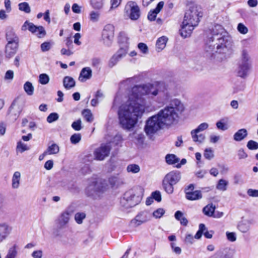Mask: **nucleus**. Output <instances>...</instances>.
<instances>
[{
  "mask_svg": "<svg viewBox=\"0 0 258 258\" xmlns=\"http://www.w3.org/2000/svg\"><path fill=\"white\" fill-rule=\"evenodd\" d=\"M24 89L28 95L31 96L34 93V87L30 82H26L24 85Z\"/></svg>",
  "mask_w": 258,
  "mask_h": 258,
  "instance_id": "obj_38",
  "label": "nucleus"
},
{
  "mask_svg": "<svg viewBox=\"0 0 258 258\" xmlns=\"http://www.w3.org/2000/svg\"><path fill=\"white\" fill-rule=\"evenodd\" d=\"M9 111L10 113L12 115H14V117L13 118L14 119H16V118L19 115L21 111L19 109L15 110V108L13 107V104H12L10 108Z\"/></svg>",
  "mask_w": 258,
  "mask_h": 258,
  "instance_id": "obj_58",
  "label": "nucleus"
},
{
  "mask_svg": "<svg viewBox=\"0 0 258 258\" xmlns=\"http://www.w3.org/2000/svg\"><path fill=\"white\" fill-rule=\"evenodd\" d=\"M118 42L121 45L120 48H126L127 52L128 48V38L126 34L123 32L120 33L118 36Z\"/></svg>",
  "mask_w": 258,
  "mask_h": 258,
  "instance_id": "obj_23",
  "label": "nucleus"
},
{
  "mask_svg": "<svg viewBox=\"0 0 258 258\" xmlns=\"http://www.w3.org/2000/svg\"><path fill=\"white\" fill-rule=\"evenodd\" d=\"M185 197L190 201L198 200L202 198V194L200 190H195L193 192H187Z\"/></svg>",
  "mask_w": 258,
  "mask_h": 258,
  "instance_id": "obj_25",
  "label": "nucleus"
},
{
  "mask_svg": "<svg viewBox=\"0 0 258 258\" xmlns=\"http://www.w3.org/2000/svg\"><path fill=\"white\" fill-rule=\"evenodd\" d=\"M151 197L153 198V200H156L158 202L161 201L162 198L161 192L158 190L153 192L151 194Z\"/></svg>",
  "mask_w": 258,
  "mask_h": 258,
  "instance_id": "obj_59",
  "label": "nucleus"
},
{
  "mask_svg": "<svg viewBox=\"0 0 258 258\" xmlns=\"http://www.w3.org/2000/svg\"><path fill=\"white\" fill-rule=\"evenodd\" d=\"M138 47L143 53L147 54L148 53V47L145 43H139Z\"/></svg>",
  "mask_w": 258,
  "mask_h": 258,
  "instance_id": "obj_57",
  "label": "nucleus"
},
{
  "mask_svg": "<svg viewBox=\"0 0 258 258\" xmlns=\"http://www.w3.org/2000/svg\"><path fill=\"white\" fill-rule=\"evenodd\" d=\"M81 138L82 136L80 133H75L71 137L70 141L73 144H77L80 142Z\"/></svg>",
  "mask_w": 258,
  "mask_h": 258,
  "instance_id": "obj_47",
  "label": "nucleus"
},
{
  "mask_svg": "<svg viewBox=\"0 0 258 258\" xmlns=\"http://www.w3.org/2000/svg\"><path fill=\"white\" fill-rule=\"evenodd\" d=\"M18 6L19 9L21 11H24L26 13H29L31 11L30 6L29 4L26 2L20 3Z\"/></svg>",
  "mask_w": 258,
  "mask_h": 258,
  "instance_id": "obj_46",
  "label": "nucleus"
},
{
  "mask_svg": "<svg viewBox=\"0 0 258 258\" xmlns=\"http://www.w3.org/2000/svg\"><path fill=\"white\" fill-rule=\"evenodd\" d=\"M240 62L245 63H251L250 57L247 50L244 49L242 50L241 60Z\"/></svg>",
  "mask_w": 258,
  "mask_h": 258,
  "instance_id": "obj_39",
  "label": "nucleus"
},
{
  "mask_svg": "<svg viewBox=\"0 0 258 258\" xmlns=\"http://www.w3.org/2000/svg\"><path fill=\"white\" fill-rule=\"evenodd\" d=\"M167 163L169 165H173L179 162V159L174 154H168L165 157Z\"/></svg>",
  "mask_w": 258,
  "mask_h": 258,
  "instance_id": "obj_36",
  "label": "nucleus"
},
{
  "mask_svg": "<svg viewBox=\"0 0 258 258\" xmlns=\"http://www.w3.org/2000/svg\"><path fill=\"white\" fill-rule=\"evenodd\" d=\"M232 46L231 38L221 25H216L212 31V36L207 42L205 49L211 56L219 60L226 57Z\"/></svg>",
  "mask_w": 258,
  "mask_h": 258,
  "instance_id": "obj_2",
  "label": "nucleus"
},
{
  "mask_svg": "<svg viewBox=\"0 0 258 258\" xmlns=\"http://www.w3.org/2000/svg\"><path fill=\"white\" fill-rule=\"evenodd\" d=\"M21 29L22 31L29 30L32 33H36V30H38L37 37L39 38H42L46 35V31L42 26H37L33 23L26 21L22 25Z\"/></svg>",
  "mask_w": 258,
  "mask_h": 258,
  "instance_id": "obj_11",
  "label": "nucleus"
},
{
  "mask_svg": "<svg viewBox=\"0 0 258 258\" xmlns=\"http://www.w3.org/2000/svg\"><path fill=\"white\" fill-rule=\"evenodd\" d=\"M199 133H193L191 131V135L192 139L195 142H198L199 143H202L204 142L205 139V136L204 134H201L198 135Z\"/></svg>",
  "mask_w": 258,
  "mask_h": 258,
  "instance_id": "obj_34",
  "label": "nucleus"
},
{
  "mask_svg": "<svg viewBox=\"0 0 258 258\" xmlns=\"http://www.w3.org/2000/svg\"><path fill=\"white\" fill-rule=\"evenodd\" d=\"M82 114L87 122H91L93 120V117L91 111L89 109H85L82 111Z\"/></svg>",
  "mask_w": 258,
  "mask_h": 258,
  "instance_id": "obj_43",
  "label": "nucleus"
},
{
  "mask_svg": "<svg viewBox=\"0 0 258 258\" xmlns=\"http://www.w3.org/2000/svg\"><path fill=\"white\" fill-rule=\"evenodd\" d=\"M59 152V147L55 143H53L51 145H48L46 150H45V154L48 155H56Z\"/></svg>",
  "mask_w": 258,
  "mask_h": 258,
  "instance_id": "obj_29",
  "label": "nucleus"
},
{
  "mask_svg": "<svg viewBox=\"0 0 258 258\" xmlns=\"http://www.w3.org/2000/svg\"><path fill=\"white\" fill-rule=\"evenodd\" d=\"M208 124L206 122H204L200 124L197 128H196L195 130H193L191 131H192L193 133H199L200 132H202L206 130L208 128Z\"/></svg>",
  "mask_w": 258,
  "mask_h": 258,
  "instance_id": "obj_50",
  "label": "nucleus"
},
{
  "mask_svg": "<svg viewBox=\"0 0 258 258\" xmlns=\"http://www.w3.org/2000/svg\"><path fill=\"white\" fill-rule=\"evenodd\" d=\"M109 183L112 187H118L120 185L123 184L122 178L118 176H112L108 179Z\"/></svg>",
  "mask_w": 258,
  "mask_h": 258,
  "instance_id": "obj_27",
  "label": "nucleus"
},
{
  "mask_svg": "<svg viewBox=\"0 0 258 258\" xmlns=\"http://www.w3.org/2000/svg\"><path fill=\"white\" fill-rule=\"evenodd\" d=\"M18 47V43H8L6 46V57L9 58L13 57L16 54Z\"/></svg>",
  "mask_w": 258,
  "mask_h": 258,
  "instance_id": "obj_17",
  "label": "nucleus"
},
{
  "mask_svg": "<svg viewBox=\"0 0 258 258\" xmlns=\"http://www.w3.org/2000/svg\"><path fill=\"white\" fill-rule=\"evenodd\" d=\"M204 156L207 159L211 160L214 157V155L213 150L211 148H208L205 149Z\"/></svg>",
  "mask_w": 258,
  "mask_h": 258,
  "instance_id": "obj_53",
  "label": "nucleus"
},
{
  "mask_svg": "<svg viewBox=\"0 0 258 258\" xmlns=\"http://www.w3.org/2000/svg\"><path fill=\"white\" fill-rule=\"evenodd\" d=\"M86 214L84 212H78L75 215V220L78 224H81L86 218Z\"/></svg>",
  "mask_w": 258,
  "mask_h": 258,
  "instance_id": "obj_44",
  "label": "nucleus"
},
{
  "mask_svg": "<svg viewBox=\"0 0 258 258\" xmlns=\"http://www.w3.org/2000/svg\"><path fill=\"white\" fill-rule=\"evenodd\" d=\"M82 121L81 119H78L76 121H74L72 124V128L77 131H80L82 127Z\"/></svg>",
  "mask_w": 258,
  "mask_h": 258,
  "instance_id": "obj_54",
  "label": "nucleus"
},
{
  "mask_svg": "<svg viewBox=\"0 0 258 258\" xmlns=\"http://www.w3.org/2000/svg\"><path fill=\"white\" fill-rule=\"evenodd\" d=\"M200 9L197 6H193L186 10L180 30V34L183 37L189 36L195 27L198 26L200 18L202 17Z\"/></svg>",
  "mask_w": 258,
  "mask_h": 258,
  "instance_id": "obj_4",
  "label": "nucleus"
},
{
  "mask_svg": "<svg viewBox=\"0 0 258 258\" xmlns=\"http://www.w3.org/2000/svg\"><path fill=\"white\" fill-rule=\"evenodd\" d=\"M49 81V77L46 74H41L39 76V82L42 85H46Z\"/></svg>",
  "mask_w": 258,
  "mask_h": 258,
  "instance_id": "obj_48",
  "label": "nucleus"
},
{
  "mask_svg": "<svg viewBox=\"0 0 258 258\" xmlns=\"http://www.w3.org/2000/svg\"><path fill=\"white\" fill-rule=\"evenodd\" d=\"M103 1L104 0H91L90 3L93 9L100 10L103 7Z\"/></svg>",
  "mask_w": 258,
  "mask_h": 258,
  "instance_id": "obj_40",
  "label": "nucleus"
},
{
  "mask_svg": "<svg viewBox=\"0 0 258 258\" xmlns=\"http://www.w3.org/2000/svg\"><path fill=\"white\" fill-rule=\"evenodd\" d=\"M250 228V222L248 221H242L238 225V229L242 233L247 232Z\"/></svg>",
  "mask_w": 258,
  "mask_h": 258,
  "instance_id": "obj_33",
  "label": "nucleus"
},
{
  "mask_svg": "<svg viewBox=\"0 0 258 258\" xmlns=\"http://www.w3.org/2000/svg\"><path fill=\"white\" fill-rule=\"evenodd\" d=\"M6 39L8 41V43H19V38L14 30L12 28L7 30L6 33Z\"/></svg>",
  "mask_w": 258,
  "mask_h": 258,
  "instance_id": "obj_22",
  "label": "nucleus"
},
{
  "mask_svg": "<svg viewBox=\"0 0 258 258\" xmlns=\"http://www.w3.org/2000/svg\"><path fill=\"white\" fill-rule=\"evenodd\" d=\"M50 47L51 44L48 42H45L41 45V49L43 52L48 51Z\"/></svg>",
  "mask_w": 258,
  "mask_h": 258,
  "instance_id": "obj_63",
  "label": "nucleus"
},
{
  "mask_svg": "<svg viewBox=\"0 0 258 258\" xmlns=\"http://www.w3.org/2000/svg\"><path fill=\"white\" fill-rule=\"evenodd\" d=\"M164 97L167 100L169 95L162 84L154 86L152 84L137 85L132 88L128 96V100L125 103L119 106L118 110L119 121L121 127L127 130L134 127L138 118L141 117L145 111V95Z\"/></svg>",
  "mask_w": 258,
  "mask_h": 258,
  "instance_id": "obj_1",
  "label": "nucleus"
},
{
  "mask_svg": "<svg viewBox=\"0 0 258 258\" xmlns=\"http://www.w3.org/2000/svg\"><path fill=\"white\" fill-rule=\"evenodd\" d=\"M164 213H165L164 210L162 208H159V209H158L157 210H156V211H155L153 212V215L154 217H155V218H160L163 215V214Z\"/></svg>",
  "mask_w": 258,
  "mask_h": 258,
  "instance_id": "obj_61",
  "label": "nucleus"
},
{
  "mask_svg": "<svg viewBox=\"0 0 258 258\" xmlns=\"http://www.w3.org/2000/svg\"><path fill=\"white\" fill-rule=\"evenodd\" d=\"M184 110L183 104L178 99L171 100L170 104L160 110L157 114L165 126H170L177 122L179 113Z\"/></svg>",
  "mask_w": 258,
  "mask_h": 258,
  "instance_id": "obj_3",
  "label": "nucleus"
},
{
  "mask_svg": "<svg viewBox=\"0 0 258 258\" xmlns=\"http://www.w3.org/2000/svg\"><path fill=\"white\" fill-rule=\"evenodd\" d=\"M59 116L57 113H51L47 117V121L52 123L58 119Z\"/></svg>",
  "mask_w": 258,
  "mask_h": 258,
  "instance_id": "obj_52",
  "label": "nucleus"
},
{
  "mask_svg": "<svg viewBox=\"0 0 258 258\" xmlns=\"http://www.w3.org/2000/svg\"><path fill=\"white\" fill-rule=\"evenodd\" d=\"M92 75V71L89 67L84 68L80 72L79 80L81 82H84L90 79Z\"/></svg>",
  "mask_w": 258,
  "mask_h": 258,
  "instance_id": "obj_21",
  "label": "nucleus"
},
{
  "mask_svg": "<svg viewBox=\"0 0 258 258\" xmlns=\"http://www.w3.org/2000/svg\"><path fill=\"white\" fill-rule=\"evenodd\" d=\"M135 139L136 141L137 144L141 145L144 143L145 136L142 133L136 134L135 135Z\"/></svg>",
  "mask_w": 258,
  "mask_h": 258,
  "instance_id": "obj_55",
  "label": "nucleus"
},
{
  "mask_svg": "<svg viewBox=\"0 0 258 258\" xmlns=\"http://www.w3.org/2000/svg\"><path fill=\"white\" fill-rule=\"evenodd\" d=\"M63 85L65 89L70 90L75 86L76 82L72 77L66 76L63 79Z\"/></svg>",
  "mask_w": 258,
  "mask_h": 258,
  "instance_id": "obj_24",
  "label": "nucleus"
},
{
  "mask_svg": "<svg viewBox=\"0 0 258 258\" xmlns=\"http://www.w3.org/2000/svg\"><path fill=\"white\" fill-rule=\"evenodd\" d=\"M126 53V48H120L110 58L108 63V67L111 68L115 66L119 60L125 56Z\"/></svg>",
  "mask_w": 258,
  "mask_h": 258,
  "instance_id": "obj_14",
  "label": "nucleus"
},
{
  "mask_svg": "<svg viewBox=\"0 0 258 258\" xmlns=\"http://www.w3.org/2000/svg\"><path fill=\"white\" fill-rule=\"evenodd\" d=\"M29 149L27 146L23 143L21 141H19L17 143L16 151L17 152L23 153L25 151Z\"/></svg>",
  "mask_w": 258,
  "mask_h": 258,
  "instance_id": "obj_45",
  "label": "nucleus"
},
{
  "mask_svg": "<svg viewBox=\"0 0 258 258\" xmlns=\"http://www.w3.org/2000/svg\"><path fill=\"white\" fill-rule=\"evenodd\" d=\"M215 210V206L213 204H209L203 209L204 214L209 217H212Z\"/></svg>",
  "mask_w": 258,
  "mask_h": 258,
  "instance_id": "obj_30",
  "label": "nucleus"
},
{
  "mask_svg": "<svg viewBox=\"0 0 258 258\" xmlns=\"http://www.w3.org/2000/svg\"><path fill=\"white\" fill-rule=\"evenodd\" d=\"M247 194L249 197L258 198V189H248Z\"/></svg>",
  "mask_w": 258,
  "mask_h": 258,
  "instance_id": "obj_62",
  "label": "nucleus"
},
{
  "mask_svg": "<svg viewBox=\"0 0 258 258\" xmlns=\"http://www.w3.org/2000/svg\"><path fill=\"white\" fill-rule=\"evenodd\" d=\"M17 253V246L15 244L9 248L5 258H16Z\"/></svg>",
  "mask_w": 258,
  "mask_h": 258,
  "instance_id": "obj_35",
  "label": "nucleus"
},
{
  "mask_svg": "<svg viewBox=\"0 0 258 258\" xmlns=\"http://www.w3.org/2000/svg\"><path fill=\"white\" fill-rule=\"evenodd\" d=\"M21 173L18 171L15 172L12 177V187L14 188H18L20 184Z\"/></svg>",
  "mask_w": 258,
  "mask_h": 258,
  "instance_id": "obj_32",
  "label": "nucleus"
},
{
  "mask_svg": "<svg viewBox=\"0 0 258 258\" xmlns=\"http://www.w3.org/2000/svg\"><path fill=\"white\" fill-rule=\"evenodd\" d=\"M237 29L238 31L242 34H246L248 31V28L241 23L238 24Z\"/></svg>",
  "mask_w": 258,
  "mask_h": 258,
  "instance_id": "obj_51",
  "label": "nucleus"
},
{
  "mask_svg": "<svg viewBox=\"0 0 258 258\" xmlns=\"http://www.w3.org/2000/svg\"><path fill=\"white\" fill-rule=\"evenodd\" d=\"M226 235L227 239L231 242L236 240V234L235 232H226Z\"/></svg>",
  "mask_w": 258,
  "mask_h": 258,
  "instance_id": "obj_60",
  "label": "nucleus"
},
{
  "mask_svg": "<svg viewBox=\"0 0 258 258\" xmlns=\"http://www.w3.org/2000/svg\"><path fill=\"white\" fill-rule=\"evenodd\" d=\"M247 136V130L245 128H241L236 132L233 136L234 140L236 141H241Z\"/></svg>",
  "mask_w": 258,
  "mask_h": 258,
  "instance_id": "obj_28",
  "label": "nucleus"
},
{
  "mask_svg": "<svg viewBox=\"0 0 258 258\" xmlns=\"http://www.w3.org/2000/svg\"><path fill=\"white\" fill-rule=\"evenodd\" d=\"M251 68V63H245L240 62L237 70V75L241 78L245 77L248 71Z\"/></svg>",
  "mask_w": 258,
  "mask_h": 258,
  "instance_id": "obj_18",
  "label": "nucleus"
},
{
  "mask_svg": "<svg viewBox=\"0 0 258 258\" xmlns=\"http://www.w3.org/2000/svg\"><path fill=\"white\" fill-rule=\"evenodd\" d=\"M142 198V189L139 187L134 188L124 194L120 200V204L126 209L132 208L138 205Z\"/></svg>",
  "mask_w": 258,
  "mask_h": 258,
  "instance_id": "obj_5",
  "label": "nucleus"
},
{
  "mask_svg": "<svg viewBox=\"0 0 258 258\" xmlns=\"http://www.w3.org/2000/svg\"><path fill=\"white\" fill-rule=\"evenodd\" d=\"M181 179V173L178 171H172L167 173L164 179L173 184H176Z\"/></svg>",
  "mask_w": 258,
  "mask_h": 258,
  "instance_id": "obj_15",
  "label": "nucleus"
},
{
  "mask_svg": "<svg viewBox=\"0 0 258 258\" xmlns=\"http://www.w3.org/2000/svg\"><path fill=\"white\" fill-rule=\"evenodd\" d=\"M174 184L166 181L164 179L162 181V186L163 187L166 193L168 194H172L174 191V187L173 185Z\"/></svg>",
  "mask_w": 258,
  "mask_h": 258,
  "instance_id": "obj_31",
  "label": "nucleus"
},
{
  "mask_svg": "<svg viewBox=\"0 0 258 258\" xmlns=\"http://www.w3.org/2000/svg\"><path fill=\"white\" fill-rule=\"evenodd\" d=\"M247 147L249 150H256L258 149V143L253 140H250L247 142Z\"/></svg>",
  "mask_w": 258,
  "mask_h": 258,
  "instance_id": "obj_56",
  "label": "nucleus"
},
{
  "mask_svg": "<svg viewBox=\"0 0 258 258\" xmlns=\"http://www.w3.org/2000/svg\"><path fill=\"white\" fill-rule=\"evenodd\" d=\"M126 171L127 172L132 173H137L140 171V166L136 164H131L127 165L126 167Z\"/></svg>",
  "mask_w": 258,
  "mask_h": 258,
  "instance_id": "obj_41",
  "label": "nucleus"
},
{
  "mask_svg": "<svg viewBox=\"0 0 258 258\" xmlns=\"http://www.w3.org/2000/svg\"><path fill=\"white\" fill-rule=\"evenodd\" d=\"M100 17L99 12L92 11L89 14L90 20L93 23H96L99 21Z\"/></svg>",
  "mask_w": 258,
  "mask_h": 258,
  "instance_id": "obj_42",
  "label": "nucleus"
},
{
  "mask_svg": "<svg viewBox=\"0 0 258 258\" xmlns=\"http://www.w3.org/2000/svg\"><path fill=\"white\" fill-rule=\"evenodd\" d=\"M233 254V250L231 248L225 247L218 250L213 258H232Z\"/></svg>",
  "mask_w": 258,
  "mask_h": 258,
  "instance_id": "obj_16",
  "label": "nucleus"
},
{
  "mask_svg": "<svg viewBox=\"0 0 258 258\" xmlns=\"http://www.w3.org/2000/svg\"><path fill=\"white\" fill-rule=\"evenodd\" d=\"M11 228L5 223L0 224V243L5 240L10 234Z\"/></svg>",
  "mask_w": 258,
  "mask_h": 258,
  "instance_id": "obj_20",
  "label": "nucleus"
},
{
  "mask_svg": "<svg viewBox=\"0 0 258 258\" xmlns=\"http://www.w3.org/2000/svg\"><path fill=\"white\" fill-rule=\"evenodd\" d=\"M122 95L119 93H117L114 99V101L113 103V105L112 106V108H115L117 107V106L121 103L122 101Z\"/></svg>",
  "mask_w": 258,
  "mask_h": 258,
  "instance_id": "obj_49",
  "label": "nucleus"
},
{
  "mask_svg": "<svg viewBox=\"0 0 258 258\" xmlns=\"http://www.w3.org/2000/svg\"><path fill=\"white\" fill-rule=\"evenodd\" d=\"M165 127L157 113L148 118L146 121L144 131L146 135L152 136Z\"/></svg>",
  "mask_w": 258,
  "mask_h": 258,
  "instance_id": "obj_6",
  "label": "nucleus"
},
{
  "mask_svg": "<svg viewBox=\"0 0 258 258\" xmlns=\"http://www.w3.org/2000/svg\"><path fill=\"white\" fill-rule=\"evenodd\" d=\"M124 10L126 14L132 20H136L140 16V8L134 2H128L125 7Z\"/></svg>",
  "mask_w": 258,
  "mask_h": 258,
  "instance_id": "obj_9",
  "label": "nucleus"
},
{
  "mask_svg": "<svg viewBox=\"0 0 258 258\" xmlns=\"http://www.w3.org/2000/svg\"><path fill=\"white\" fill-rule=\"evenodd\" d=\"M31 255L33 258H42L43 251L42 250H35L32 252Z\"/></svg>",
  "mask_w": 258,
  "mask_h": 258,
  "instance_id": "obj_64",
  "label": "nucleus"
},
{
  "mask_svg": "<svg viewBox=\"0 0 258 258\" xmlns=\"http://www.w3.org/2000/svg\"><path fill=\"white\" fill-rule=\"evenodd\" d=\"M149 220L148 213L146 212H141L131 221L130 225L132 227H137Z\"/></svg>",
  "mask_w": 258,
  "mask_h": 258,
  "instance_id": "obj_13",
  "label": "nucleus"
},
{
  "mask_svg": "<svg viewBox=\"0 0 258 258\" xmlns=\"http://www.w3.org/2000/svg\"><path fill=\"white\" fill-rule=\"evenodd\" d=\"M73 212L74 210L69 207L60 214L56 220V223L59 228L61 229L65 227L68 224L70 216Z\"/></svg>",
  "mask_w": 258,
  "mask_h": 258,
  "instance_id": "obj_12",
  "label": "nucleus"
},
{
  "mask_svg": "<svg viewBox=\"0 0 258 258\" xmlns=\"http://www.w3.org/2000/svg\"><path fill=\"white\" fill-rule=\"evenodd\" d=\"M102 179H97L89 184L86 189L88 196L95 197L99 193L103 192L106 189L105 184Z\"/></svg>",
  "mask_w": 258,
  "mask_h": 258,
  "instance_id": "obj_7",
  "label": "nucleus"
},
{
  "mask_svg": "<svg viewBox=\"0 0 258 258\" xmlns=\"http://www.w3.org/2000/svg\"><path fill=\"white\" fill-rule=\"evenodd\" d=\"M228 184V181L223 179H220L218 183L216 185V188L218 190H221V191H225L227 189V186Z\"/></svg>",
  "mask_w": 258,
  "mask_h": 258,
  "instance_id": "obj_37",
  "label": "nucleus"
},
{
  "mask_svg": "<svg viewBox=\"0 0 258 258\" xmlns=\"http://www.w3.org/2000/svg\"><path fill=\"white\" fill-rule=\"evenodd\" d=\"M111 146L109 143L102 144L94 152V159L96 160L102 161L109 155Z\"/></svg>",
  "mask_w": 258,
  "mask_h": 258,
  "instance_id": "obj_10",
  "label": "nucleus"
},
{
  "mask_svg": "<svg viewBox=\"0 0 258 258\" xmlns=\"http://www.w3.org/2000/svg\"><path fill=\"white\" fill-rule=\"evenodd\" d=\"M168 38L165 36H162L158 39L156 42V50L160 52L166 46Z\"/></svg>",
  "mask_w": 258,
  "mask_h": 258,
  "instance_id": "obj_26",
  "label": "nucleus"
},
{
  "mask_svg": "<svg viewBox=\"0 0 258 258\" xmlns=\"http://www.w3.org/2000/svg\"><path fill=\"white\" fill-rule=\"evenodd\" d=\"M164 5L163 1L160 2L157 5L156 8L153 10H151L148 15V19L149 20L152 21H154L156 18L157 15L163 9Z\"/></svg>",
  "mask_w": 258,
  "mask_h": 258,
  "instance_id": "obj_19",
  "label": "nucleus"
},
{
  "mask_svg": "<svg viewBox=\"0 0 258 258\" xmlns=\"http://www.w3.org/2000/svg\"><path fill=\"white\" fill-rule=\"evenodd\" d=\"M114 36V27L112 24H108L104 26L102 31V41L104 45L109 47L111 45Z\"/></svg>",
  "mask_w": 258,
  "mask_h": 258,
  "instance_id": "obj_8",
  "label": "nucleus"
}]
</instances>
